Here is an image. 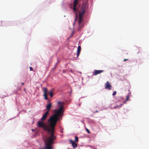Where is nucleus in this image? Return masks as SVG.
I'll use <instances>...</instances> for the list:
<instances>
[{
	"mask_svg": "<svg viewBox=\"0 0 149 149\" xmlns=\"http://www.w3.org/2000/svg\"><path fill=\"white\" fill-rule=\"evenodd\" d=\"M88 7V0H86L85 2H83V4L79 11V26H80L81 24L83 21V15Z\"/></svg>",
	"mask_w": 149,
	"mask_h": 149,
	"instance_id": "f03ea898",
	"label": "nucleus"
},
{
	"mask_svg": "<svg viewBox=\"0 0 149 149\" xmlns=\"http://www.w3.org/2000/svg\"><path fill=\"white\" fill-rule=\"evenodd\" d=\"M72 35H73V34L72 33V34L71 36H72Z\"/></svg>",
	"mask_w": 149,
	"mask_h": 149,
	"instance_id": "5701e85b",
	"label": "nucleus"
},
{
	"mask_svg": "<svg viewBox=\"0 0 149 149\" xmlns=\"http://www.w3.org/2000/svg\"><path fill=\"white\" fill-rule=\"evenodd\" d=\"M43 91L44 92V98L46 100H48V98L47 97V89L46 87H44L43 89Z\"/></svg>",
	"mask_w": 149,
	"mask_h": 149,
	"instance_id": "0eeeda50",
	"label": "nucleus"
},
{
	"mask_svg": "<svg viewBox=\"0 0 149 149\" xmlns=\"http://www.w3.org/2000/svg\"><path fill=\"white\" fill-rule=\"evenodd\" d=\"M96 112H98V111H96Z\"/></svg>",
	"mask_w": 149,
	"mask_h": 149,
	"instance_id": "4be33fe9",
	"label": "nucleus"
},
{
	"mask_svg": "<svg viewBox=\"0 0 149 149\" xmlns=\"http://www.w3.org/2000/svg\"><path fill=\"white\" fill-rule=\"evenodd\" d=\"M105 88L107 89L111 90V86L108 81H107L106 82L105 85Z\"/></svg>",
	"mask_w": 149,
	"mask_h": 149,
	"instance_id": "7ed1b4c3",
	"label": "nucleus"
},
{
	"mask_svg": "<svg viewBox=\"0 0 149 149\" xmlns=\"http://www.w3.org/2000/svg\"><path fill=\"white\" fill-rule=\"evenodd\" d=\"M77 14H76V18L75 19V20H76V19H77Z\"/></svg>",
	"mask_w": 149,
	"mask_h": 149,
	"instance_id": "a211bd4d",
	"label": "nucleus"
},
{
	"mask_svg": "<svg viewBox=\"0 0 149 149\" xmlns=\"http://www.w3.org/2000/svg\"><path fill=\"white\" fill-rule=\"evenodd\" d=\"M103 72L104 70H95L94 71L93 74L94 75H96Z\"/></svg>",
	"mask_w": 149,
	"mask_h": 149,
	"instance_id": "39448f33",
	"label": "nucleus"
},
{
	"mask_svg": "<svg viewBox=\"0 0 149 149\" xmlns=\"http://www.w3.org/2000/svg\"><path fill=\"white\" fill-rule=\"evenodd\" d=\"M49 114L48 111H47L43 115L42 117L41 118V120L44 121L46 119L47 116Z\"/></svg>",
	"mask_w": 149,
	"mask_h": 149,
	"instance_id": "20e7f679",
	"label": "nucleus"
},
{
	"mask_svg": "<svg viewBox=\"0 0 149 149\" xmlns=\"http://www.w3.org/2000/svg\"><path fill=\"white\" fill-rule=\"evenodd\" d=\"M30 70L32 71L33 70V68L31 67H29Z\"/></svg>",
	"mask_w": 149,
	"mask_h": 149,
	"instance_id": "f3484780",
	"label": "nucleus"
},
{
	"mask_svg": "<svg viewBox=\"0 0 149 149\" xmlns=\"http://www.w3.org/2000/svg\"><path fill=\"white\" fill-rule=\"evenodd\" d=\"M78 0H74L73 2V9L75 11H77V9L76 8V6L78 3L77 1Z\"/></svg>",
	"mask_w": 149,
	"mask_h": 149,
	"instance_id": "423d86ee",
	"label": "nucleus"
},
{
	"mask_svg": "<svg viewBox=\"0 0 149 149\" xmlns=\"http://www.w3.org/2000/svg\"><path fill=\"white\" fill-rule=\"evenodd\" d=\"M127 60H128V59H125L124 60V61H127Z\"/></svg>",
	"mask_w": 149,
	"mask_h": 149,
	"instance_id": "6ab92c4d",
	"label": "nucleus"
},
{
	"mask_svg": "<svg viewBox=\"0 0 149 149\" xmlns=\"http://www.w3.org/2000/svg\"><path fill=\"white\" fill-rule=\"evenodd\" d=\"M86 131L88 132V133L89 134L90 133V131H89V130L88 129L86 128Z\"/></svg>",
	"mask_w": 149,
	"mask_h": 149,
	"instance_id": "2eb2a0df",
	"label": "nucleus"
},
{
	"mask_svg": "<svg viewBox=\"0 0 149 149\" xmlns=\"http://www.w3.org/2000/svg\"><path fill=\"white\" fill-rule=\"evenodd\" d=\"M51 107L52 104L50 103H49L47 105L46 107V109L47 110V111H48V113L49 112V111L51 108Z\"/></svg>",
	"mask_w": 149,
	"mask_h": 149,
	"instance_id": "1a4fd4ad",
	"label": "nucleus"
},
{
	"mask_svg": "<svg viewBox=\"0 0 149 149\" xmlns=\"http://www.w3.org/2000/svg\"><path fill=\"white\" fill-rule=\"evenodd\" d=\"M1 23H2V22L1 21H0V24H1Z\"/></svg>",
	"mask_w": 149,
	"mask_h": 149,
	"instance_id": "aec40b11",
	"label": "nucleus"
},
{
	"mask_svg": "<svg viewBox=\"0 0 149 149\" xmlns=\"http://www.w3.org/2000/svg\"><path fill=\"white\" fill-rule=\"evenodd\" d=\"M57 104L59 105L60 108L57 110H54V113L48 120L49 127L43 121L40 120L38 122L37 125L38 127L50 133L49 136H45L43 138L45 146L44 148L41 149H53L52 145L56 139V137L54 135L55 127L57 121L59 119V117L63 114V106L61 102L59 101Z\"/></svg>",
	"mask_w": 149,
	"mask_h": 149,
	"instance_id": "f257e3e1",
	"label": "nucleus"
},
{
	"mask_svg": "<svg viewBox=\"0 0 149 149\" xmlns=\"http://www.w3.org/2000/svg\"><path fill=\"white\" fill-rule=\"evenodd\" d=\"M122 105V104H121L120 105H117L116 106L114 107V108L116 109L117 108H120Z\"/></svg>",
	"mask_w": 149,
	"mask_h": 149,
	"instance_id": "9b49d317",
	"label": "nucleus"
},
{
	"mask_svg": "<svg viewBox=\"0 0 149 149\" xmlns=\"http://www.w3.org/2000/svg\"><path fill=\"white\" fill-rule=\"evenodd\" d=\"M78 138L77 136H75V141L76 142H78Z\"/></svg>",
	"mask_w": 149,
	"mask_h": 149,
	"instance_id": "ddd939ff",
	"label": "nucleus"
},
{
	"mask_svg": "<svg viewBox=\"0 0 149 149\" xmlns=\"http://www.w3.org/2000/svg\"><path fill=\"white\" fill-rule=\"evenodd\" d=\"M21 84L22 85H24V83H21Z\"/></svg>",
	"mask_w": 149,
	"mask_h": 149,
	"instance_id": "412c9836",
	"label": "nucleus"
},
{
	"mask_svg": "<svg viewBox=\"0 0 149 149\" xmlns=\"http://www.w3.org/2000/svg\"><path fill=\"white\" fill-rule=\"evenodd\" d=\"M126 101L128 100L129 99V96H126Z\"/></svg>",
	"mask_w": 149,
	"mask_h": 149,
	"instance_id": "dca6fc26",
	"label": "nucleus"
},
{
	"mask_svg": "<svg viewBox=\"0 0 149 149\" xmlns=\"http://www.w3.org/2000/svg\"><path fill=\"white\" fill-rule=\"evenodd\" d=\"M81 50V47L80 46H79L77 49V57H78V56L79 55V54H80V51Z\"/></svg>",
	"mask_w": 149,
	"mask_h": 149,
	"instance_id": "9d476101",
	"label": "nucleus"
},
{
	"mask_svg": "<svg viewBox=\"0 0 149 149\" xmlns=\"http://www.w3.org/2000/svg\"><path fill=\"white\" fill-rule=\"evenodd\" d=\"M116 94V91H115L112 94V95L113 96L115 95Z\"/></svg>",
	"mask_w": 149,
	"mask_h": 149,
	"instance_id": "4468645a",
	"label": "nucleus"
},
{
	"mask_svg": "<svg viewBox=\"0 0 149 149\" xmlns=\"http://www.w3.org/2000/svg\"><path fill=\"white\" fill-rule=\"evenodd\" d=\"M70 142L71 143L72 146L73 147V148H76L77 147V144L75 143L74 141H73L72 140H69Z\"/></svg>",
	"mask_w": 149,
	"mask_h": 149,
	"instance_id": "6e6552de",
	"label": "nucleus"
},
{
	"mask_svg": "<svg viewBox=\"0 0 149 149\" xmlns=\"http://www.w3.org/2000/svg\"><path fill=\"white\" fill-rule=\"evenodd\" d=\"M49 94L50 95L51 97L53 96V94L52 91H50L49 93Z\"/></svg>",
	"mask_w": 149,
	"mask_h": 149,
	"instance_id": "f8f14e48",
	"label": "nucleus"
}]
</instances>
